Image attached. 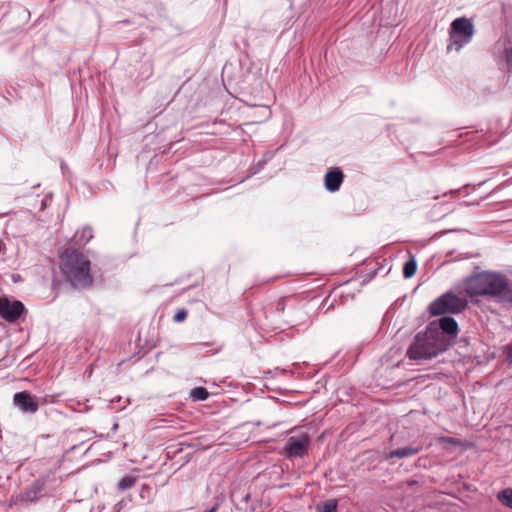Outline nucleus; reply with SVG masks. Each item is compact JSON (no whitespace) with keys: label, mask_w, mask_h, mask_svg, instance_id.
Here are the masks:
<instances>
[{"label":"nucleus","mask_w":512,"mask_h":512,"mask_svg":"<svg viewBox=\"0 0 512 512\" xmlns=\"http://www.w3.org/2000/svg\"><path fill=\"white\" fill-rule=\"evenodd\" d=\"M466 291L471 296L489 295L499 301L512 303V286L506 277L495 272H481L466 282Z\"/></svg>","instance_id":"1"},{"label":"nucleus","mask_w":512,"mask_h":512,"mask_svg":"<svg viewBox=\"0 0 512 512\" xmlns=\"http://www.w3.org/2000/svg\"><path fill=\"white\" fill-rule=\"evenodd\" d=\"M61 271L75 287H86L92 283L90 260L82 253L67 250L61 256Z\"/></svg>","instance_id":"2"},{"label":"nucleus","mask_w":512,"mask_h":512,"mask_svg":"<svg viewBox=\"0 0 512 512\" xmlns=\"http://www.w3.org/2000/svg\"><path fill=\"white\" fill-rule=\"evenodd\" d=\"M446 349V344L436 331L427 330L416 335L407 351L412 360H427L436 357Z\"/></svg>","instance_id":"3"},{"label":"nucleus","mask_w":512,"mask_h":512,"mask_svg":"<svg viewBox=\"0 0 512 512\" xmlns=\"http://www.w3.org/2000/svg\"><path fill=\"white\" fill-rule=\"evenodd\" d=\"M474 35V26L471 20L466 17L455 19L451 23L449 31L448 50L459 51L464 45L468 44Z\"/></svg>","instance_id":"4"},{"label":"nucleus","mask_w":512,"mask_h":512,"mask_svg":"<svg viewBox=\"0 0 512 512\" xmlns=\"http://www.w3.org/2000/svg\"><path fill=\"white\" fill-rule=\"evenodd\" d=\"M465 306L466 302L463 299L451 293H446L430 304V312L432 315L458 313Z\"/></svg>","instance_id":"5"},{"label":"nucleus","mask_w":512,"mask_h":512,"mask_svg":"<svg viewBox=\"0 0 512 512\" xmlns=\"http://www.w3.org/2000/svg\"><path fill=\"white\" fill-rule=\"evenodd\" d=\"M309 436L306 433L293 435L288 438L285 451L290 458L303 457L307 453Z\"/></svg>","instance_id":"6"},{"label":"nucleus","mask_w":512,"mask_h":512,"mask_svg":"<svg viewBox=\"0 0 512 512\" xmlns=\"http://www.w3.org/2000/svg\"><path fill=\"white\" fill-rule=\"evenodd\" d=\"M25 311V306L18 300L10 301L8 298H0V316L7 322L14 323Z\"/></svg>","instance_id":"7"},{"label":"nucleus","mask_w":512,"mask_h":512,"mask_svg":"<svg viewBox=\"0 0 512 512\" xmlns=\"http://www.w3.org/2000/svg\"><path fill=\"white\" fill-rule=\"evenodd\" d=\"M15 405L23 412L34 413L38 410V402L30 393L23 391L14 395Z\"/></svg>","instance_id":"8"},{"label":"nucleus","mask_w":512,"mask_h":512,"mask_svg":"<svg viewBox=\"0 0 512 512\" xmlns=\"http://www.w3.org/2000/svg\"><path fill=\"white\" fill-rule=\"evenodd\" d=\"M324 181L325 188L330 192H335L343 181V174L339 169L330 170L325 174Z\"/></svg>","instance_id":"9"},{"label":"nucleus","mask_w":512,"mask_h":512,"mask_svg":"<svg viewBox=\"0 0 512 512\" xmlns=\"http://www.w3.org/2000/svg\"><path fill=\"white\" fill-rule=\"evenodd\" d=\"M93 238L91 227H83L74 235V241L77 245H85Z\"/></svg>","instance_id":"10"},{"label":"nucleus","mask_w":512,"mask_h":512,"mask_svg":"<svg viewBox=\"0 0 512 512\" xmlns=\"http://www.w3.org/2000/svg\"><path fill=\"white\" fill-rule=\"evenodd\" d=\"M418 452H419V449L413 448V447L398 448L396 450L391 451L389 454H387L386 459H391L394 457L408 458V457L416 455Z\"/></svg>","instance_id":"11"},{"label":"nucleus","mask_w":512,"mask_h":512,"mask_svg":"<svg viewBox=\"0 0 512 512\" xmlns=\"http://www.w3.org/2000/svg\"><path fill=\"white\" fill-rule=\"evenodd\" d=\"M439 326L447 334H456L458 330V324L452 317H442L439 320Z\"/></svg>","instance_id":"12"},{"label":"nucleus","mask_w":512,"mask_h":512,"mask_svg":"<svg viewBox=\"0 0 512 512\" xmlns=\"http://www.w3.org/2000/svg\"><path fill=\"white\" fill-rule=\"evenodd\" d=\"M498 501L505 507L512 509V488H506L497 494Z\"/></svg>","instance_id":"13"},{"label":"nucleus","mask_w":512,"mask_h":512,"mask_svg":"<svg viewBox=\"0 0 512 512\" xmlns=\"http://www.w3.org/2000/svg\"><path fill=\"white\" fill-rule=\"evenodd\" d=\"M417 263L414 259L407 261L403 268V275L405 278H411L416 274Z\"/></svg>","instance_id":"14"},{"label":"nucleus","mask_w":512,"mask_h":512,"mask_svg":"<svg viewBox=\"0 0 512 512\" xmlns=\"http://www.w3.org/2000/svg\"><path fill=\"white\" fill-rule=\"evenodd\" d=\"M317 512H337V501L330 499L317 507Z\"/></svg>","instance_id":"15"},{"label":"nucleus","mask_w":512,"mask_h":512,"mask_svg":"<svg viewBox=\"0 0 512 512\" xmlns=\"http://www.w3.org/2000/svg\"><path fill=\"white\" fill-rule=\"evenodd\" d=\"M190 396L194 399V400H200V401H203V400H206L209 396V393L208 391L203 388V387H196V388H193L190 392Z\"/></svg>","instance_id":"16"},{"label":"nucleus","mask_w":512,"mask_h":512,"mask_svg":"<svg viewBox=\"0 0 512 512\" xmlns=\"http://www.w3.org/2000/svg\"><path fill=\"white\" fill-rule=\"evenodd\" d=\"M134 483H135V479L133 477L127 476V477H124L121 479L118 486L121 490H125V489H129L130 487H132L134 485Z\"/></svg>","instance_id":"17"},{"label":"nucleus","mask_w":512,"mask_h":512,"mask_svg":"<svg viewBox=\"0 0 512 512\" xmlns=\"http://www.w3.org/2000/svg\"><path fill=\"white\" fill-rule=\"evenodd\" d=\"M187 317V312L184 309H181L177 311V313L174 315L173 319L175 322H181Z\"/></svg>","instance_id":"18"},{"label":"nucleus","mask_w":512,"mask_h":512,"mask_svg":"<svg viewBox=\"0 0 512 512\" xmlns=\"http://www.w3.org/2000/svg\"><path fill=\"white\" fill-rule=\"evenodd\" d=\"M507 65L512 69V48L506 52Z\"/></svg>","instance_id":"19"},{"label":"nucleus","mask_w":512,"mask_h":512,"mask_svg":"<svg viewBox=\"0 0 512 512\" xmlns=\"http://www.w3.org/2000/svg\"><path fill=\"white\" fill-rule=\"evenodd\" d=\"M508 359L510 362H512V346L509 348V351H508Z\"/></svg>","instance_id":"20"},{"label":"nucleus","mask_w":512,"mask_h":512,"mask_svg":"<svg viewBox=\"0 0 512 512\" xmlns=\"http://www.w3.org/2000/svg\"><path fill=\"white\" fill-rule=\"evenodd\" d=\"M217 508H218V506L214 505L211 509L204 511V512H216Z\"/></svg>","instance_id":"21"}]
</instances>
